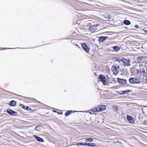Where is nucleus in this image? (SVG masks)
<instances>
[{
  "label": "nucleus",
  "instance_id": "a878e982",
  "mask_svg": "<svg viewBox=\"0 0 147 147\" xmlns=\"http://www.w3.org/2000/svg\"><path fill=\"white\" fill-rule=\"evenodd\" d=\"M135 27L136 28H139V26L138 25H135Z\"/></svg>",
  "mask_w": 147,
  "mask_h": 147
},
{
  "label": "nucleus",
  "instance_id": "a211bd4d",
  "mask_svg": "<svg viewBox=\"0 0 147 147\" xmlns=\"http://www.w3.org/2000/svg\"><path fill=\"white\" fill-rule=\"evenodd\" d=\"M72 111H68L65 113V116H68L70 114V113Z\"/></svg>",
  "mask_w": 147,
  "mask_h": 147
},
{
  "label": "nucleus",
  "instance_id": "1a4fd4ad",
  "mask_svg": "<svg viewBox=\"0 0 147 147\" xmlns=\"http://www.w3.org/2000/svg\"><path fill=\"white\" fill-rule=\"evenodd\" d=\"M118 81L119 83L123 84H125L126 83L127 81L125 80H123L118 78Z\"/></svg>",
  "mask_w": 147,
  "mask_h": 147
},
{
  "label": "nucleus",
  "instance_id": "9d476101",
  "mask_svg": "<svg viewBox=\"0 0 147 147\" xmlns=\"http://www.w3.org/2000/svg\"><path fill=\"white\" fill-rule=\"evenodd\" d=\"M34 137L36 138V140L39 142H43L44 141L43 139L42 138L36 135H34Z\"/></svg>",
  "mask_w": 147,
  "mask_h": 147
},
{
  "label": "nucleus",
  "instance_id": "39448f33",
  "mask_svg": "<svg viewBox=\"0 0 147 147\" xmlns=\"http://www.w3.org/2000/svg\"><path fill=\"white\" fill-rule=\"evenodd\" d=\"M81 45L84 50L87 53H88L90 50V48L85 43H82Z\"/></svg>",
  "mask_w": 147,
  "mask_h": 147
},
{
  "label": "nucleus",
  "instance_id": "cd10ccee",
  "mask_svg": "<svg viewBox=\"0 0 147 147\" xmlns=\"http://www.w3.org/2000/svg\"><path fill=\"white\" fill-rule=\"evenodd\" d=\"M53 112H56V111H55V110H53Z\"/></svg>",
  "mask_w": 147,
  "mask_h": 147
},
{
  "label": "nucleus",
  "instance_id": "f257e3e1",
  "mask_svg": "<svg viewBox=\"0 0 147 147\" xmlns=\"http://www.w3.org/2000/svg\"><path fill=\"white\" fill-rule=\"evenodd\" d=\"M111 70L115 75H117L120 70L119 66L118 64L115 63L112 66Z\"/></svg>",
  "mask_w": 147,
  "mask_h": 147
},
{
  "label": "nucleus",
  "instance_id": "20e7f679",
  "mask_svg": "<svg viewBox=\"0 0 147 147\" xmlns=\"http://www.w3.org/2000/svg\"><path fill=\"white\" fill-rule=\"evenodd\" d=\"M106 106L105 105H100L96 108L95 111H97V112H99L101 111L104 110L106 108Z\"/></svg>",
  "mask_w": 147,
  "mask_h": 147
},
{
  "label": "nucleus",
  "instance_id": "bb28decb",
  "mask_svg": "<svg viewBox=\"0 0 147 147\" xmlns=\"http://www.w3.org/2000/svg\"><path fill=\"white\" fill-rule=\"evenodd\" d=\"M96 108L93 109H92V111H94V112H97V111H95V110H96Z\"/></svg>",
  "mask_w": 147,
  "mask_h": 147
},
{
  "label": "nucleus",
  "instance_id": "dca6fc26",
  "mask_svg": "<svg viewBox=\"0 0 147 147\" xmlns=\"http://www.w3.org/2000/svg\"><path fill=\"white\" fill-rule=\"evenodd\" d=\"M42 126L40 125H37L36 126L35 128V129L37 131H39L40 129V127H42Z\"/></svg>",
  "mask_w": 147,
  "mask_h": 147
},
{
  "label": "nucleus",
  "instance_id": "f8f14e48",
  "mask_svg": "<svg viewBox=\"0 0 147 147\" xmlns=\"http://www.w3.org/2000/svg\"><path fill=\"white\" fill-rule=\"evenodd\" d=\"M108 37L101 36L99 38V40L100 42H103L106 40Z\"/></svg>",
  "mask_w": 147,
  "mask_h": 147
},
{
  "label": "nucleus",
  "instance_id": "f3484780",
  "mask_svg": "<svg viewBox=\"0 0 147 147\" xmlns=\"http://www.w3.org/2000/svg\"><path fill=\"white\" fill-rule=\"evenodd\" d=\"M131 92V90H126L125 91H122V94H125L127 93L128 92Z\"/></svg>",
  "mask_w": 147,
  "mask_h": 147
},
{
  "label": "nucleus",
  "instance_id": "5701e85b",
  "mask_svg": "<svg viewBox=\"0 0 147 147\" xmlns=\"http://www.w3.org/2000/svg\"><path fill=\"white\" fill-rule=\"evenodd\" d=\"M98 26V25H96L92 26H91V27L90 28V30H92L91 29L92 28L94 29V27H95L96 26Z\"/></svg>",
  "mask_w": 147,
  "mask_h": 147
},
{
  "label": "nucleus",
  "instance_id": "c85d7f7f",
  "mask_svg": "<svg viewBox=\"0 0 147 147\" xmlns=\"http://www.w3.org/2000/svg\"><path fill=\"white\" fill-rule=\"evenodd\" d=\"M146 82H147V78L146 79Z\"/></svg>",
  "mask_w": 147,
  "mask_h": 147
},
{
  "label": "nucleus",
  "instance_id": "6e6552de",
  "mask_svg": "<svg viewBox=\"0 0 147 147\" xmlns=\"http://www.w3.org/2000/svg\"><path fill=\"white\" fill-rule=\"evenodd\" d=\"M127 119L129 121V122L130 123H134V120L133 117L131 116H127Z\"/></svg>",
  "mask_w": 147,
  "mask_h": 147
},
{
  "label": "nucleus",
  "instance_id": "412c9836",
  "mask_svg": "<svg viewBox=\"0 0 147 147\" xmlns=\"http://www.w3.org/2000/svg\"><path fill=\"white\" fill-rule=\"evenodd\" d=\"M20 106L22 108H23V109H26V107L24 105H23L22 104H20Z\"/></svg>",
  "mask_w": 147,
  "mask_h": 147
},
{
  "label": "nucleus",
  "instance_id": "2f4dec72",
  "mask_svg": "<svg viewBox=\"0 0 147 147\" xmlns=\"http://www.w3.org/2000/svg\"><path fill=\"white\" fill-rule=\"evenodd\" d=\"M146 63H147V60L146 61Z\"/></svg>",
  "mask_w": 147,
  "mask_h": 147
},
{
  "label": "nucleus",
  "instance_id": "7ed1b4c3",
  "mask_svg": "<svg viewBox=\"0 0 147 147\" xmlns=\"http://www.w3.org/2000/svg\"><path fill=\"white\" fill-rule=\"evenodd\" d=\"M123 62V65L125 66H130V63L129 60H127L124 58L122 59L121 60Z\"/></svg>",
  "mask_w": 147,
  "mask_h": 147
},
{
  "label": "nucleus",
  "instance_id": "4468645a",
  "mask_svg": "<svg viewBox=\"0 0 147 147\" xmlns=\"http://www.w3.org/2000/svg\"><path fill=\"white\" fill-rule=\"evenodd\" d=\"M112 48L116 52L118 51L120 49L117 46H114L112 47Z\"/></svg>",
  "mask_w": 147,
  "mask_h": 147
},
{
  "label": "nucleus",
  "instance_id": "9b49d317",
  "mask_svg": "<svg viewBox=\"0 0 147 147\" xmlns=\"http://www.w3.org/2000/svg\"><path fill=\"white\" fill-rule=\"evenodd\" d=\"M16 104V102L14 100L11 101L9 103V105L12 106H15Z\"/></svg>",
  "mask_w": 147,
  "mask_h": 147
},
{
  "label": "nucleus",
  "instance_id": "f03ea898",
  "mask_svg": "<svg viewBox=\"0 0 147 147\" xmlns=\"http://www.w3.org/2000/svg\"><path fill=\"white\" fill-rule=\"evenodd\" d=\"M129 81L131 84H139L140 83L141 81L140 79L136 78H130L129 79Z\"/></svg>",
  "mask_w": 147,
  "mask_h": 147
},
{
  "label": "nucleus",
  "instance_id": "aec40b11",
  "mask_svg": "<svg viewBox=\"0 0 147 147\" xmlns=\"http://www.w3.org/2000/svg\"><path fill=\"white\" fill-rule=\"evenodd\" d=\"M121 60H122V59H119V60L116 61L115 62H117V63L118 64V65H119V64L120 62L121 61H122Z\"/></svg>",
  "mask_w": 147,
  "mask_h": 147
},
{
  "label": "nucleus",
  "instance_id": "7c9ffc66",
  "mask_svg": "<svg viewBox=\"0 0 147 147\" xmlns=\"http://www.w3.org/2000/svg\"><path fill=\"white\" fill-rule=\"evenodd\" d=\"M146 72H147V69H146Z\"/></svg>",
  "mask_w": 147,
  "mask_h": 147
},
{
  "label": "nucleus",
  "instance_id": "ddd939ff",
  "mask_svg": "<svg viewBox=\"0 0 147 147\" xmlns=\"http://www.w3.org/2000/svg\"><path fill=\"white\" fill-rule=\"evenodd\" d=\"M123 23L124 24L127 25H129L131 24L130 22L127 20H124L123 21Z\"/></svg>",
  "mask_w": 147,
  "mask_h": 147
},
{
  "label": "nucleus",
  "instance_id": "473e14b6",
  "mask_svg": "<svg viewBox=\"0 0 147 147\" xmlns=\"http://www.w3.org/2000/svg\"><path fill=\"white\" fill-rule=\"evenodd\" d=\"M1 135H0V138H1Z\"/></svg>",
  "mask_w": 147,
  "mask_h": 147
},
{
  "label": "nucleus",
  "instance_id": "423d86ee",
  "mask_svg": "<svg viewBox=\"0 0 147 147\" xmlns=\"http://www.w3.org/2000/svg\"><path fill=\"white\" fill-rule=\"evenodd\" d=\"M99 78L102 82L103 84L105 85H106L105 83L106 79L104 76L102 75H100L99 77Z\"/></svg>",
  "mask_w": 147,
  "mask_h": 147
},
{
  "label": "nucleus",
  "instance_id": "c756f323",
  "mask_svg": "<svg viewBox=\"0 0 147 147\" xmlns=\"http://www.w3.org/2000/svg\"><path fill=\"white\" fill-rule=\"evenodd\" d=\"M145 32L146 33H147V31H145Z\"/></svg>",
  "mask_w": 147,
  "mask_h": 147
},
{
  "label": "nucleus",
  "instance_id": "393cba45",
  "mask_svg": "<svg viewBox=\"0 0 147 147\" xmlns=\"http://www.w3.org/2000/svg\"><path fill=\"white\" fill-rule=\"evenodd\" d=\"M88 143H83V144H82V145L88 146Z\"/></svg>",
  "mask_w": 147,
  "mask_h": 147
},
{
  "label": "nucleus",
  "instance_id": "b1692460",
  "mask_svg": "<svg viewBox=\"0 0 147 147\" xmlns=\"http://www.w3.org/2000/svg\"><path fill=\"white\" fill-rule=\"evenodd\" d=\"M82 144H83V143H77V145L78 146H79L81 145H82Z\"/></svg>",
  "mask_w": 147,
  "mask_h": 147
},
{
  "label": "nucleus",
  "instance_id": "2eb2a0df",
  "mask_svg": "<svg viewBox=\"0 0 147 147\" xmlns=\"http://www.w3.org/2000/svg\"><path fill=\"white\" fill-rule=\"evenodd\" d=\"M85 139V141L86 142H88V141H89V142H92L93 140V139L92 138H86Z\"/></svg>",
  "mask_w": 147,
  "mask_h": 147
},
{
  "label": "nucleus",
  "instance_id": "0eeeda50",
  "mask_svg": "<svg viewBox=\"0 0 147 147\" xmlns=\"http://www.w3.org/2000/svg\"><path fill=\"white\" fill-rule=\"evenodd\" d=\"M7 112L8 114H9L11 115H15L16 114V113L15 111H13L10 109H7Z\"/></svg>",
  "mask_w": 147,
  "mask_h": 147
},
{
  "label": "nucleus",
  "instance_id": "6ab92c4d",
  "mask_svg": "<svg viewBox=\"0 0 147 147\" xmlns=\"http://www.w3.org/2000/svg\"><path fill=\"white\" fill-rule=\"evenodd\" d=\"M88 146H96V144L94 143H88Z\"/></svg>",
  "mask_w": 147,
  "mask_h": 147
},
{
  "label": "nucleus",
  "instance_id": "4be33fe9",
  "mask_svg": "<svg viewBox=\"0 0 147 147\" xmlns=\"http://www.w3.org/2000/svg\"><path fill=\"white\" fill-rule=\"evenodd\" d=\"M113 109L115 111L117 110L118 109V107L117 106H114L113 107Z\"/></svg>",
  "mask_w": 147,
  "mask_h": 147
}]
</instances>
